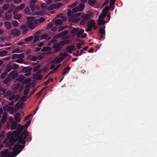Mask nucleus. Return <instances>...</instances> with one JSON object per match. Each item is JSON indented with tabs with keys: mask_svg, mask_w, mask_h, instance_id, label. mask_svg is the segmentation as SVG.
Returning a JSON list of instances; mask_svg holds the SVG:
<instances>
[{
	"mask_svg": "<svg viewBox=\"0 0 157 157\" xmlns=\"http://www.w3.org/2000/svg\"><path fill=\"white\" fill-rule=\"evenodd\" d=\"M22 135L19 136H15L12 135L11 134V138H10L9 142L7 143L5 145L6 147L9 148L10 150L12 148V146L13 145L16 141H18V144H21L24 145L26 143L25 140L23 139Z\"/></svg>",
	"mask_w": 157,
	"mask_h": 157,
	"instance_id": "nucleus-1",
	"label": "nucleus"
},
{
	"mask_svg": "<svg viewBox=\"0 0 157 157\" xmlns=\"http://www.w3.org/2000/svg\"><path fill=\"white\" fill-rule=\"evenodd\" d=\"M25 146V144L23 145H21L18 144H15L13 148H12L13 149L12 154L14 157L18 155L21 151V150H19L20 149H23Z\"/></svg>",
	"mask_w": 157,
	"mask_h": 157,
	"instance_id": "nucleus-2",
	"label": "nucleus"
},
{
	"mask_svg": "<svg viewBox=\"0 0 157 157\" xmlns=\"http://www.w3.org/2000/svg\"><path fill=\"white\" fill-rule=\"evenodd\" d=\"M17 126L16 130L13 131V132L12 133V136H20L21 133L24 132V130H24L23 131H22L23 129V126H22V125L21 124H18Z\"/></svg>",
	"mask_w": 157,
	"mask_h": 157,
	"instance_id": "nucleus-3",
	"label": "nucleus"
},
{
	"mask_svg": "<svg viewBox=\"0 0 157 157\" xmlns=\"http://www.w3.org/2000/svg\"><path fill=\"white\" fill-rule=\"evenodd\" d=\"M27 25L28 28H29L31 30H33L34 29L35 26L33 24L35 21L34 20V17H27Z\"/></svg>",
	"mask_w": 157,
	"mask_h": 157,
	"instance_id": "nucleus-4",
	"label": "nucleus"
},
{
	"mask_svg": "<svg viewBox=\"0 0 157 157\" xmlns=\"http://www.w3.org/2000/svg\"><path fill=\"white\" fill-rule=\"evenodd\" d=\"M21 135H22V137L23 139L26 141L25 139L27 138V137H29L27 138V141L29 142L31 141L32 140V137L29 134V132L27 130H24V132L21 133Z\"/></svg>",
	"mask_w": 157,
	"mask_h": 157,
	"instance_id": "nucleus-5",
	"label": "nucleus"
},
{
	"mask_svg": "<svg viewBox=\"0 0 157 157\" xmlns=\"http://www.w3.org/2000/svg\"><path fill=\"white\" fill-rule=\"evenodd\" d=\"M37 0H30L29 6L31 10L32 11H34L36 8L35 4L36 3Z\"/></svg>",
	"mask_w": 157,
	"mask_h": 157,
	"instance_id": "nucleus-6",
	"label": "nucleus"
},
{
	"mask_svg": "<svg viewBox=\"0 0 157 157\" xmlns=\"http://www.w3.org/2000/svg\"><path fill=\"white\" fill-rule=\"evenodd\" d=\"M53 48L55 49V52H56L60 51L62 49V47L60 44L57 43L53 44Z\"/></svg>",
	"mask_w": 157,
	"mask_h": 157,
	"instance_id": "nucleus-7",
	"label": "nucleus"
},
{
	"mask_svg": "<svg viewBox=\"0 0 157 157\" xmlns=\"http://www.w3.org/2000/svg\"><path fill=\"white\" fill-rule=\"evenodd\" d=\"M18 75V73L15 71H13L10 72L9 75V77H11L13 79L17 78Z\"/></svg>",
	"mask_w": 157,
	"mask_h": 157,
	"instance_id": "nucleus-8",
	"label": "nucleus"
},
{
	"mask_svg": "<svg viewBox=\"0 0 157 157\" xmlns=\"http://www.w3.org/2000/svg\"><path fill=\"white\" fill-rule=\"evenodd\" d=\"M25 57V54L24 53H22L20 54H14L12 55V59H14L16 58L20 59L21 58H23Z\"/></svg>",
	"mask_w": 157,
	"mask_h": 157,
	"instance_id": "nucleus-9",
	"label": "nucleus"
},
{
	"mask_svg": "<svg viewBox=\"0 0 157 157\" xmlns=\"http://www.w3.org/2000/svg\"><path fill=\"white\" fill-rule=\"evenodd\" d=\"M20 33V31L19 29L16 28L12 29L11 31V34L15 36L19 35Z\"/></svg>",
	"mask_w": 157,
	"mask_h": 157,
	"instance_id": "nucleus-10",
	"label": "nucleus"
},
{
	"mask_svg": "<svg viewBox=\"0 0 157 157\" xmlns=\"http://www.w3.org/2000/svg\"><path fill=\"white\" fill-rule=\"evenodd\" d=\"M7 113L6 112H4L3 115L2 117L1 121L2 124H4L6 122L7 120Z\"/></svg>",
	"mask_w": 157,
	"mask_h": 157,
	"instance_id": "nucleus-11",
	"label": "nucleus"
},
{
	"mask_svg": "<svg viewBox=\"0 0 157 157\" xmlns=\"http://www.w3.org/2000/svg\"><path fill=\"white\" fill-rule=\"evenodd\" d=\"M21 29H22L23 33L25 34L29 30L28 27L25 25H21L20 27Z\"/></svg>",
	"mask_w": 157,
	"mask_h": 157,
	"instance_id": "nucleus-12",
	"label": "nucleus"
},
{
	"mask_svg": "<svg viewBox=\"0 0 157 157\" xmlns=\"http://www.w3.org/2000/svg\"><path fill=\"white\" fill-rule=\"evenodd\" d=\"M69 55L66 52L62 53L59 55V56L60 57L62 61L65 59V57L68 56Z\"/></svg>",
	"mask_w": 157,
	"mask_h": 157,
	"instance_id": "nucleus-13",
	"label": "nucleus"
},
{
	"mask_svg": "<svg viewBox=\"0 0 157 157\" xmlns=\"http://www.w3.org/2000/svg\"><path fill=\"white\" fill-rule=\"evenodd\" d=\"M18 124L15 121L13 122L11 125V130L15 129L17 128Z\"/></svg>",
	"mask_w": 157,
	"mask_h": 157,
	"instance_id": "nucleus-14",
	"label": "nucleus"
},
{
	"mask_svg": "<svg viewBox=\"0 0 157 157\" xmlns=\"http://www.w3.org/2000/svg\"><path fill=\"white\" fill-rule=\"evenodd\" d=\"M21 114L19 113H17L14 116V119L15 120L18 122H20L21 120V117L20 116Z\"/></svg>",
	"mask_w": 157,
	"mask_h": 157,
	"instance_id": "nucleus-15",
	"label": "nucleus"
},
{
	"mask_svg": "<svg viewBox=\"0 0 157 157\" xmlns=\"http://www.w3.org/2000/svg\"><path fill=\"white\" fill-rule=\"evenodd\" d=\"M62 61L60 58L56 57L52 61V63H61Z\"/></svg>",
	"mask_w": 157,
	"mask_h": 157,
	"instance_id": "nucleus-16",
	"label": "nucleus"
},
{
	"mask_svg": "<svg viewBox=\"0 0 157 157\" xmlns=\"http://www.w3.org/2000/svg\"><path fill=\"white\" fill-rule=\"evenodd\" d=\"M81 17L82 19L87 21L90 19V16L89 14H83L81 15Z\"/></svg>",
	"mask_w": 157,
	"mask_h": 157,
	"instance_id": "nucleus-17",
	"label": "nucleus"
},
{
	"mask_svg": "<svg viewBox=\"0 0 157 157\" xmlns=\"http://www.w3.org/2000/svg\"><path fill=\"white\" fill-rule=\"evenodd\" d=\"M12 69V66L10 63H9L6 65V68L5 71L8 73V72L10 71Z\"/></svg>",
	"mask_w": 157,
	"mask_h": 157,
	"instance_id": "nucleus-18",
	"label": "nucleus"
},
{
	"mask_svg": "<svg viewBox=\"0 0 157 157\" xmlns=\"http://www.w3.org/2000/svg\"><path fill=\"white\" fill-rule=\"evenodd\" d=\"M1 155L2 157H11L10 155L6 151H2L1 152Z\"/></svg>",
	"mask_w": 157,
	"mask_h": 157,
	"instance_id": "nucleus-19",
	"label": "nucleus"
},
{
	"mask_svg": "<svg viewBox=\"0 0 157 157\" xmlns=\"http://www.w3.org/2000/svg\"><path fill=\"white\" fill-rule=\"evenodd\" d=\"M115 1L114 0H110L109 1V6L110 8H111V11H112L114 10V5L115 4Z\"/></svg>",
	"mask_w": 157,
	"mask_h": 157,
	"instance_id": "nucleus-20",
	"label": "nucleus"
},
{
	"mask_svg": "<svg viewBox=\"0 0 157 157\" xmlns=\"http://www.w3.org/2000/svg\"><path fill=\"white\" fill-rule=\"evenodd\" d=\"M43 77V75H39L38 74H35L34 75L33 78L37 80H40Z\"/></svg>",
	"mask_w": 157,
	"mask_h": 157,
	"instance_id": "nucleus-21",
	"label": "nucleus"
},
{
	"mask_svg": "<svg viewBox=\"0 0 157 157\" xmlns=\"http://www.w3.org/2000/svg\"><path fill=\"white\" fill-rule=\"evenodd\" d=\"M88 25H87V26H89L92 28L95 25H96V23L93 20H91L90 21L88 22Z\"/></svg>",
	"mask_w": 157,
	"mask_h": 157,
	"instance_id": "nucleus-22",
	"label": "nucleus"
},
{
	"mask_svg": "<svg viewBox=\"0 0 157 157\" xmlns=\"http://www.w3.org/2000/svg\"><path fill=\"white\" fill-rule=\"evenodd\" d=\"M32 69V68L31 67H23L22 68V71H23L25 72H30Z\"/></svg>",
	"mask_w": 157,
	"mask_h": 157,
	"instance_id": "nucleus-23",
	"label": "nucleus"
},
{
	"mask_svg": "<svg viewBox=\"0 0 157 157\" xmlns=\"http://www.w3.org/2000/svg\"><path fill=\"white\" fill-rule=\"evenodd\" d=\"M45 21V18L43 17H41L40 18L37 19L36 21H35V23H42L44 22Z\"/></svg>",
	"mask_w": 157,
	"mask_h": 157,
	"instance_id": "nucleus-24",
	"label": "nucleus"
},
{
	"mask_svg": "<svg viewBox=\"0 0 157 157\" xmlns=\"http://www.w3.org/2000/svg\"><path fill=\"white\" fill-rule=\"evenodd\" d=\"M5 25L8 30L10 29L11 25L9 21H6L4 23Z\"/></svg>",
	"mask_w": 157,
	"mask_h": 157,
	"instance_id": "nucleus-25",
	"label": "nucleus"
},
{
	"mask_svg": "<svg viewBox=\"0 0 157 157\" xmlns=\"http://www.w3.org/2000/svg\"><path fill=\"white\" fill-rule=\"evenodd\" d=\"M25 7V5L24 4H22L19 6L16 7L15 10H20L23 9Z\"/></svg>",
	"mask_w": 157,
	"mask_h": 157,
	"instance_id": "nucleus-26",
	"label": "nucleus"
},
{
	"mask_svg": "<svg viewBox=\"0 0 157 157\" xmlns=\"http://www.w3.org/2000/svg\"><path fill=\"white\" fill-rule=\"evenodd\" d=\"M77 7L78 8V11H82L85 8V5L83 4H80Z\"/></svg>",
	"mask_w": 157,
	"mask_h": 157,
	"instance_id": "nucleus-27",
	"label": "nucleus"
},
{
	"mask_svg": "<svg viewBox=\"0 0 157 157\" xmlns=\"http://www.w3.org/2000/svg\"><path fill=\"white\" fill-rule=\"evenodd\" d=\"M11 81V78L10 77H7L2 81L3 84H7Z\"/></svg>",
	"mask_w": 157,
	"mask_h": 157,
	"instance_id": "nucleus-28",
	"label": "nucleus"
},
{
	"mask_svg": "<svg viewBox=\"0 0 157 157\" xmlns=\"http://www.w3.org/2000/svg\"><path fill=\"white\" fill-rule=\"evenodd\" d=\"M71 68L70 67H67L64 69V71L62 73L63 75H65L66 74L68 73L69 71L70 70Z\"/></svg>",
	"mask_w": 157,
	"mask_h": 157,
	"instance_id": "nucleus-29",
	"label": "nucleus"
},
{
	"mask_svg": "<svg viewBox=\"0 0 157 157\" xmlns=\"http://www.w3.org/2000/svg\"><path fill=\"white\" fill-rule=\"evenodd\" d=\"M84 29H80V30L78 31L77 33V37H79L81 35L83 34L84 32Z\"/></svg>",
	"mask_w": 157,
	"mask_h": 157,
	"instance_id": "nucleus-30",
	"label": "nucleus"
},
{
	"mask_svg": "<svg viewBox=\"0 0 157 157\" xmlns=\"http://www.w3.org/2000/svg\"><path fill=\"white\" fill-rule=\"evenodd\" d=\"M68 33V31L67 30H64L60 33H59V34L61 36V37H63L64 36H65L67 35V34Z\"/></svg>",
	"mask_w": 157,
	"mask_h": 157,
	"instance_id": "nucleus-31",
	"label": "nucleus"
},
{
	"mask_svg": "<svg viewBox=\"0 0 157 157\" xmlns=\"http://www.w3.org/2000/svg\"><path fill=\"white\" fill-rule=\"evenodd\" d=\"M48 35L47 33H45L44 34L42 35V38L41 39H46L47 38V40H49L51 38V37L50 36L48 37Z\"/></svg>",
	"mask_w": 157,
	"mask_h": 157,
	"instance_id": "nucleus-32",
	"label": "nucleus"
},
{
	"mask_svg": "<svg viewBox=\"0 0 157 157\" xmlns=\"http://www.w3.org/2000/svg\"><path fill=\"white\" fill-rule=\"evenodd\" d=\"M107 14L104 13L103 12L101 13L99 16L98 20L99 19H104V18L107 16Z\"/></svg>",
	"mask_w": 157,
	"mask_h": 157,
	"instance_id": "nucleus-33",
	"label": "nucleus"
},
{
	"mask_svg": "<svg viewBox=\"0 0 157 157\" xmlns=\"http://www.w3.org/2000/svg\"><path fill=\"white\" fill-rule=\"evenodd\" d=\"M55 9H58L60 8L61 6L63 5L62 2L57 3L56 4H54Z\"/></svg>",
	"mask_w": 157,
	"mask_h": 157,
	"instance_id": "nucleus-34",
	"label": "nucleus"
},
{
	"mask_svg": "<svg viewBox=\"0 0 157 157\" xmlns=\"http://www.w3.org/2000/svg\"><path fill=\"white\" fill-rule=\"evenodd\" d=\"M96 2V0H88V3L89 5L90 6L94 5Z\"/></svg>",
	"mask_w": 157,
	"mask_h": 157,
	"instance_id": "nucleus-35",
	"label": "nucleus"
},
{
	"mask_svg": "<svg viewBox=\"0 0 157 157\" xmlns=\"http://www.w3.org/2000/svg\"><path fill=\"white\" fill-rule=\"evenodd\" d=\"M10 7V6L9 4H6L3 6L2 9L4 10H6L9 9Z\"/></svg>",
	"mask_w": 157,
	"mask_h": 157,
	"instance_id": "nucleus-36",
	"label": "nucleus"
},
{
	"mask_svg": "<svg viewBox=\"0 0 157 157\" xmlns=\"http://www.w3.org/2000/svg\"><path fill=\"white\" fill-rule=\"evenodd\" d=\"M8 53V52L5 50H3L0 52V56L3 57L6 55Z\"/></svg>",
	"mask_w": 157,
	"mask_h": 157,
	"instance_id": "nucleus-37",
	"label": "nucleus"
},
{
	"mask_svg": "<svg viewBox=\"0 0 157 157\" xmlns=\"http://www.w3.org/2000/svg\"><path fill=\"white\" fill-rule=\"evenodd\" d=\"M79 29L78 28H73L71 31V33L72 34H74V36L76 34V33H77Z\"/></svg>",
	"mask_w": 157,
	"mask_h": 157,
	"instance_id": "nucleus-38",
	"label": "nucleus"
},
{
	"mask_svg": "<svg viewBox=\"0 0 157 157\" xmlns=\"http://www.w3.org/2000/svg\"><path fill=\"white\" fill-rule=\"evenodd\" d=\"M105 26H104L103 28H101L100 29L99 33L100 34H103L104 35H105Z\"/></svg>",
	"mask_w": 157,
	"mask_h": 157,
	"instance_id": "nucleus-39",
	"label": "nucleus"
},
{
	"mask_svg": "<svg viewBox=\"0 0 157 157\" xmlns=\"http://www.w3.org/2000/svg\"><path fill=\"white\" fill-rule=\"evenodd\" d=\"M25 90L24 91V94L25 95H27L29 92V89L28 86H26L25 87Z\"/></svg>",
	"mask_w": 157,
	"mask_h": 157,
	"instance_id": "nucleus-40",
	"label": "nucleus"
},
{
	"mask_svg": "<svg viewBox=\"0 0 157 157\" xmlns=\"http://www.w3.org/2000/svg\"><path fill=\"white\" fill-rule=\"evenodd\" d=\"M50 49V47H44L41 50V51L42 52H46L48 51Z\"/></svg>",
	"mask_w": 157,
	"mask_h": 157,
	"instance_id": "nucleus-41",
	"label": "nucleus"
},
{
	"mask_svg": "<svg viewBox=\"0 0 157 157\" xmlns=\"http://www.w3.org/2000/svg\"><path fill=\"white\" fill-rule=\"evenodd\" d=\"M105 22H106L104 20H101V19H99L98 23V25H104L105 24Z\"/></svg>",
	"mask_w": 157,
	"mask_h": 157,
	"instance_id": "nucleus-42",
	"label": "nucleus"
},
{
	"mask_svg": "<svg viewBox=\"0 0 157 157\" xmlns=\"http://www.w3.org/2000/svg\"><path fill=\"white\" fill-rule=\"evenodd\" d=\"M62 23V21L60 19H57L55 21V23L58 25H60Z\"/></svg>",
	"mask_w": 157,
	"mask_h": 157,
	"instance_id": "nucleus-43",
	"label": "nucleus"
},
{
	"mask_svg": "<svg viewBox=\"0 0 157 157\" xmlns=\"http://www.w3.org/2000/svg\"><path fill=\"white\" fill-rule=\"evenodd\" d=\"M24 78V77L22 75H20L16 78V80L17 81H19L20 82H21L23 80Z\"/></svg>",
	"mask_w": 157,
	"mask_h": 157,
	"instance_id": "nucleus-44",
	"label": "nucleus"
},
{
	"mask_svg": "<svg viewBox=\"0 0 157 157\" xmlns=\"http://www.w3.org/2000/svg\"><path fill=\"white\" fill-rule=\"evenodd\" d=\"M24 13L27 14H30V9L29 7H26L24 10Z\"/></svg>",
	"mask_w": 157,
	"mask_h": 157,
	"instance_id": "nucleus-45",
	"label": "nucleus"
},
{
	"mask_svg": "<svg viewBox=\"0 0 157 157\" xmlns=\"http://www.w3.org/2000/svg\"><path fill=\"white\" fill-rule=\"evenodd\" d=\"M11 66L13 70H16L19 68V65L16 63H13Z\"/></svg>",
	"mask_w": 157,
	"mask_h": 157,
	"instance_id": "nucleus-46",
	"label": "nucleus"
},
{
	"mask_svg": "<svg viewBox=\"0 0 157 157\" xmlns=\"http://www.w3.org/2000/svg\"><path fill=\"white\" fill-rule=\"evenodd\" d=\"M33 39V37L31 36L24 39V40L26 42H29L31 41Z\"/></svg>",
	"mask_w": 157,
	"mask_h": 157,
	"instance_id": "nucleus-47",
	"label": "nucleus"
},
{
	"mask_svg": "<svg viewBox=\"0 0 157 157\" xmlns=\"http://www.w3.org/2000/svg\"><path fill=\"white\" fill-rule=\"evenodd\" d=\"M7 75V72H5V71L1 75L0 77L2 79H3L5 78L6 76Z\"/></svg>",
	"mask_w": 157,
	"mask_h": 157,
	"instance_id": "nucleus-48",
	"label": "nucleus"
},
{
	"mask_svg": "<svg viewBox=\"0 0 157 157\" xmlns=\"http://www.w3.org/2000/svg\"><path fill=\"white\" fill-rule=\"evenodd\" d=\"M66 51L70 53H72L71 49L70 46H68L66 48Z\"/></svg>",
	"mask_w": 157,
	"mask_h": 157,
	"instance_id": "nucleus-49",
	"label": "nucleus"
},
{
	"mask_svg": "<svg viewBox=\"0 0 157 157\" xmlns=\"http://www.w3.org/2000/svg\"><path fill=\"white\" fill-rule=\"evenodd\" d=\"M12 24L15 27H16L18 25V23L17 21H13L12 22Z\"/></svg>",
	"mask_w": 157,
	"mask_h": 157,
	"instance_id": "nucleus-50",
	"label": "nucleus"
},
{
	"mask_svg": "<svg viewBox=\"0 0 157 157\" xmlns=\"http://www.w3.org/2000/svg\"><path fill=\"white\" fill-rule=\"evenodd\" d=\"M55 9L54 7V4L51 5L50 6H49L47 8V9L48 10H53V9Z\"/></svg>",
	"mask_w": 157,
	"mask_h": 157,
	"instance_id": "nucleus-51",
	"label": "nucleus"
},
{
	"mask_svg": "<svg viewBox=\"0 0 157 157\" xmlns=\"http://www.w3.org/2000/svg\"><path fill=\"white\" fill-rule=\"evenodd\" d=\"M40 67V65H38L34 67L33 68V71L34 72L36 71L39 69Z\"/></svg>",
	"mask_w": 157,
	"mask_h": 157,
	"instance_id": "nucleus-52",
	"label": "nucleus"
},
{
	"mask_svg": "<svg viewBox=\"0 0 157 157\" xmlns=\"http://www.w3.org/2000/svg\"><path fill=\"white\" fill-rule=\"evenodd\" d=\"M109 8L108 6H105V7L104 9L103 10L102 12L105 13L107 14L108 11L109 10Z\"/></svg>",
	"mask_w": 157,
	"mask_h": 157,
	"instance_id": "nucleus-53",
	"label": "nucleus"
},
{
	"mask_svg": "<svg viewBox=\"0 0 157 157\" xmlns=\"http://www.w3.org/2000/svg\"><path fill=\"white\" fill-rule=\"evenodd\" d=\"M77 3L76 2H74L72 4L68 6V7L70 8H72L73 7L76 6L77 4Z\"/></svg>",
	"mask_w": 157,
	"mask_h": 157,
	"instance_id": "nucleus-54",
	"label": "nucleus"
},
{
	"mask_svg": "<svg viewBox=\"0 0 157 157\" xmlns=\"http://www.w3.org/2000/svg\"><path fill=\"white\" fill-rule=\"evenodd\" d=\"M78 11V8L77 7H75L72 10V13H74Z\"/></svg>",
	"mask_w": 157,
	"mask_h": 157,
	"instance_id": "nucleus-55",
	"label": "nucleus"
},
{
	"mask_svg": "<svg viewBox=\"0 0 157 157\" xmlns=\"http://www.w3.org/2000/svg\"><path fill=\"white\" fill-rule=\"evenodd\" d=\"M26 96L25 95L23 96L20 98V101L21 102L25 101L26 100Z\"/></svg>",
	"mask_w": 157,
	"mask_h": 157,
	"instance_id": "nucleus-56",
	"label": "nucleus"
},
{
	"mask_svg": "<svg viewBox=\"0 0 157 157\" xmlns=\"http://www.w3.org/2000/svg\"><path fill=\"white\" fill-rule=\"evenodd\" d=\"M15 98V95L14 94L12 95L9 98V100L12 101L13 100H14Z\"/></svg>",
	"mask_w": 157,
	"mask_h": 157,
	"instance_id": "nucleus-57",
	"label": "nucleus"
},
{
	"mask_svg": "<svg viewBox=\"0 0 157 157\" xmlns=\"http://www.w3.org/2000/svg\"><path fill=\"white\" fill-rule=\"evenodd\" d=\"M72 11L71 9H67V15L68 16H71Z\"/></svg>",
	"mask_w": 157,
	"mask_h": 157,
	"instance_id": "nucleus-58",
	"label": "nucleus"
},
{
	"mask_svg": "<svg viewBox=\"0 0 157 157\" xmlns=\"http://www.w3.org/2000/svg\"><path fill=\"white\" fill-rule=\"evenodd\" d=\"M21 50L20 49L17 48L15 50H13L12 51V52L13 53H19L21 52Z\"/></svg>",
	"mask_w": 157,
	"mask_h": 157,
	"instance_id": "nucleus-59",
	"label": "nucleus"
},
{
	"mask_svg": "<svg viewBox=\"0 0 157 157\" xmlns=\"http://www.w3.org/2000/svg\"><path fill=\"white\" fill-rule=\"evenodd\" d=\"M24 61V59H19L17 60L16 62L20 63H23V62Z\"/></svg>",
	"mask_w": 157,
	"mask_h": 157,
	"instance_id": "nucleus-60",
	"label": "nucleus"
},
{
	"mask_svg": "<svg viewBox=\"0 0 157 157\" xmlns=\"http://www.w3.org/2000/svg\"><path fill=\"white\" fill-rule=\"evenodd\" d=\"M86 21L82 19L80 22V24L81 25H85L86 23Z\"/></svg>",
	"mask_w": 157,
	"mask_h": 157,
	"instance_id": "nucleus-61",
	"label": "nucleus"
},
{
	"mask_svg": "<svg viewBox=\"0 0 157 157\" xmlns=\"http://www.w3.org/2000/svg\"><path fill=\"white\" fill-rule=\"evenodd\" d=\"M21 17V15L18 14H16L14 16V18L15 19L19 20V19Z\"/></svg>",
	"mask_w": 157,
	"mask_h": 157,
	"instance_id": "nucleus-62",
	"label": "nucleus"
},
{
	"mask_svg": "<svg viewBox=\"0 0 157 157\" xmlns=\"http://www.w3.org/2000/svg\"><path fill=\"white\" fill-rule=\"evenodd\" d=\"M22 0H13V2L15 4H18L21 3Z\"/></svg>",
	"mask_w": 157,
	"mask_h": 157,
	"instance_id": "nucleus-63",
	"label": "nucleus"
},
{
	"mask_svg": "<svg viewBox=\"0 0 157 157\" xmlns=\"http://www.w3.org/2000/svg\"><path fill=\"white\" fill-rule=\"evenodd\" d=\"M9 107H10V106L8 105H5L3 107V109L4 111H7L9 109Z\"/></svg>",
	"mask_w": 157,
	"mask_h": 157,
	"instance_id": "nucleus-64",
	"label": "nucleus"
}]
</instances>
